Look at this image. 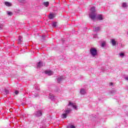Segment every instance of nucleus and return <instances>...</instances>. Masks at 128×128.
I'll return each mask as SVG.
<instances>
[{"label":"nucleus","instance_id":"26","mask_svg":"<svg viewBox=\"0 0 128 128\" xmlns=\"http://www.w3.org/2000/svg\"><path fill=\"white\" fill-rule=\"evenodd\" d=\"M104 46H106V43H104V42H102L101 44V46H102V48H104Z\"/></svg>","mask_w":128,"mask_h":128},{"label":"nucleus","instance_id":"5","mask_svg":"<svg viewBox=\"0 0 128 128\" xmlns=\"http://www.w3.org/2000/svg\"><path fill=\"white\" fill-rule=\"evenodd\" d=\"M97 20H104V16L102 14H99L98 15H96V18Z\"/></svg>","mask_w":128,"mask_h":128},{"label":"nucleus","instance_id":"12","mask_svg":"<svg viewBox=\"0 0 128 128\" xmlns=\"http://www.w3.org/2000/svg\"><path fill=\"white\" fill-rule=\"evenodd\" d=\"M4 4L6 6H12V3L8 2H4Z\"/></svg>","mask_w":128,"mask_h":128},{"label":"nucleus","instance_id":"20","mask_svg":"<svg viewBox=\"0 0 128 128\" xmlns=\"http://www.w3.org/2000/svg\"><path fill=\"white\" fill-rule=\"evenodd\" d=\"M57 26V22H54L52 24V26L53 28H56Z\"/></svg>","mask_w":128,"mask_h":128},{"label":"nucleus","instance_id":"23","mask_svg":"<svg viewBox=\"0 0 128 128\" xmlns=\"http://www.w3.org/2000/svg\"><path fill=\"white\" fill-rule=\"evenodd\" d=\"M119 56H120V58H124V54L121 52V53L119 54Z\"/></svg>","mask_w":128,"mask_h":128},{"label":"nucleus","instance_id":"2","mask_svg":"<svg viewBox=\"0 0 128 128\" xmlns=\"http://www.w3.org/2000/svg\"><path fill=\"white\" fill-rule=\"evenodd\" d=\"M72 109L67 108V110L64 111V114H62L61 116L62 118H68V114L72 112Z\"/></svg>","mask_w":128,"mask_h":128},{"label":"nucleus","instance_id":"14","mask_svg":"<svg viewBox=\"0 0 128 128\" xmlns=\"http://www.w3.org/2000/svg\"><path fill=\"white\" fill-rule=\"evenodd\" d=\"M122 8H128V4L126 2H123L122 5Z\"/></svg>","mask_w":128,"mask_h":128},{"label":"nucleus","instance_id":"36","mask_svg":"<svg viewBox=\"0 0 128 128\" xmlns=\"http://www.w3.org/2000/svg\"><path fill=\"white\" fill-rule=\"evenodd\" d=\"M127 116H128V113L127 114Z\"/></svg>","mask_w":128,"mask_h":128},{"label":"nucleus","instance_id":"9","mask_svg":"<svg viewBox=\"0 0 128 128\" xmlns=\"http://www.w3.org/2000/svg\"><path fill=\"white\" fill-rule=\"evenodd\" d=\"M44 73L46 74H48V76H52L54 74V72L52 70H46Z\"/></svg>","mask_w":128,"mask_h":128},{"label":"nucleus","instance_id":"10","mask_svg":"<svg viewBox=\"0 0 128 128\" xmlns=\"http://www.w3.org/2000/svg\"><path fill=\"white\" fill-rule=\"evenodd\" d=\"M42 66H44V64H42V62H39L37 64V68H42Z\"/></svg>","mask_w":128,"mask_h":128},{"label":"nucleus","instance_id":"8","mask_svg":"<svg viewBox=\"0 0 128 128\" xmlns=\"http://www.w3.org/2000/svg\"><path fill=\"white\" fill-rule=\"evenodd\" d=\"M66 79V77L64 76H60L57 78V82H62L64 80Z\"/></svg>","mask_w":128,"mask_h":128},{"label":"nucleus","instance_id":"16","mask_svg":"<svg viewBox=\"0 0 128 128\" xmlns=\"http://www.w3.org/2000/svg\"><path fill=\"white\" fill-rule=\"evenodd\" d=\"M44 6H46V8H48V6H50V2H44L43 3Z\"/></svg>","mask_w":128,"mask_h":128},{"label":"nucleus","instance_id":"25","mask_svg":"<svg viewBox=\"0 0 128 128\" xmlns=\"http://www.w3.org/2000/svg\"><path fill=\"white\" fill-rule=\"evenodd\" d=\"M7 14H8V16H12V12H8Z\"/></svg>","mask_w":128,"mask_h":128},{"label":"nucleus","instance_id":"15","mask_svg":"<svg viewBox=\"0 0 128 128\" xmlns=\"http://www.w3.org/2000/svg\"><path fill=\"white\" fill-rule=\"evenodd\" d=\"M50 20H52L54 18V14H50L48 16Z\"/></svg>","mask_w":128,"mask_h":128},{"label":"nucleus","instance_id":"17","mask_svg":"<svg viewBox=\"0 0 128 128\" xmlns=\"http://www.w3.org/2000/svg\"><path fill=\"white\" fill-rule=\"evenodd\" d=\"M100 30V26L96 27L94 28V32H98Z\"/></svg>","mask_w":128,"mask_h":128},{"label":"nucleus","instance_id":"32","mask_svg":"<svg viewBox=\"0 0 128 128\" xmlns=\"http://www.w3.org/2000/svg\"><path fill=\"white\" fill-rule=\"evenodd\" d=\"M110 86H112L114 84V83L110 82Z\"/></svg>","mask_w":128,"mask_h":128},{"label":"nucleus","instance_id":"11","mask_svg":"<svg viewBox=\"0 0 128 128\" xmlns=\"http://www.w3.org/2000/svg\"><path fill=\"white\" fill-rule=\"evenodd\" d=\"M90 118L92 120H96V115L94 114L90 116Z\"/></svg>","mask_w":128,"mask_h":128},{"label":"nucleus","instance_id":"13","mask_svg":"<svg viewBox=\"0 0 128 128\" xmlns=\"http://www.w3.org/2000/svg\"><path fill=\"white\" fill-rule=\"evenodd\" d=\"M80 94H86V90L84 88H81L80 90Z\"/></svg>","mask_w":128,"mask_h":128},{"label":"nucleus","instance_id":"34","mask_svg":"<svg viewBox=\"0 0 128 128\" xmlns=\"http://www.w3.org/2000/svg\"><path fill=\"white\" fill-rule=\"evenodd\" d=\"M42 38H43L44 40V36H42Z\"/></svg>","mask_w":128,"mask_h":128},{"label":"nucleus","instance_id":"3","mask_svg":"<svg viewBox=\"0 0 128 128\" xmlns=\"http://www.w3.org/2000/svg\"><path fill=\"white\" fill-rule=\"evenodd\" d=\"M90 54L92 56H96L98 54V50L96 48H91L90 49Z\"/></svg>","mask_w":128,"mask_h":128},{"label":"nucleus","instance_id":"27","mask_svg":"<svg viewBox=\"0 0 128 128\" xmlns=\"http://www.w3.org/2000/svg\"><path fill=\"white\" fill-rule=\"evenodd\" d=\"M94 38H98V34H94Z\"/></svg>","mask_w":128,"mask_h":128},{"label":"nucleus","instance_id":"28","mask_svg":"<svg viewBox=\"0 0 128 128\" xmlns=\"http://www.w3.org/2000/svg\"><path fill=\"white\" fill-rule=\"evenodd\" d=\"M4 28V25L2 24H0V28Z\"/></svg>","mask_w":128,"mask_h":128},{"label":"nucleus","instance_id":"1","mask_svg":"<svg viewBox=\"0 0 128 128\" xmlns=\"http://www.w3.org/2000/svg\"><path fill=\"white\" fill-rule=\"evenodd\" d=\"M90 13L89 14V17L91 20H94L96 16V7L93 6L90 8Z\"/></svg>","mask_w":128,"mask_h":128},{"label":"nucleus","instance_id":"21","mask_svg":"<svg viewBox=\"0 0 128 128\" xmlns=\"http://www.w3.org/2000/svg\"><path fill=\"white\" fill-rule=\"evenodd\" d=\"M34 88L37 90H40V86H38V85H36V84L34 85Z\"/></svg>","mask_w":128,"mask_h":128},{"label":"nucleus","instance_id":"35","mask_svg":"<svg viewBox=\"0 0 128 128\" xmlns=\"http://www.w3.org/2000/svg\"><path fill=\"white\" fill-rule=\"evenodd\" d=\"M127 34H128V32H127Z\"/></svg>","mask_w":128,"mask_h":128},{"label":"nucleus","instance_id":"29","mask_svg":"<svg viewBox=\"0 0 128 128\" xmlns=\"http://www.w3.org/2000/svg\"><path fill=\"white\" fill-rule=\"evenodd\" d=\"M18 93H19V92H18V90H16V91H15V92H14L15 94H18Z\"/></svg>","mask_w":128,"mask_h":128},{"label":"nucleus","instance_id":"19","mask_svg":"<svg viewBox=\"0 0 128 128\" xmlns=\"http://www.w3.org/2000/svg\"><path fill=\"white\" fill-rule=\"evenodd\" d=\"M112 46H116V40H114V39L112 40Z\"/></svg>","mask_w":128,"mask_h":128},{"label":"nucleus","instance_id":"33","mask_svg":"<svg viewBox=\"0 0 128 128\" xmlns=\"http://www.w3.org/2000/svg\"><path fill=\"white\" fill-rule=\"evenodd\" d=\"M35 96H38V94H36V95H34Z\"/></svg>","mask_w":128,"mask_h":128},{"label":"nucleus","instance_id":"7","mask_svg":"<svg viewBox=\"0 0 128 128\" xmlns=\"http://www.w3.org/2000/svg\"><path fill=\"white\" fill-rule=\"evenodd\" d=\"M48 98L50 100H51L52 102H54V100H56V96L52 94V93H50L49 94Z\"/></svg>","mask_w":128,"mask_h":128},{"label":"nucleus","instance_id":"18","mask_svg":"<svg viewBox=\"0 0 128 128\" xmlns=\"http://www.w3.org/2000/svg\"><path fill=\"white\" fill-rule=\"evenodd\" d=\"M18 44H22V36H19L18 37Z\"/></svg>","mask_w":128,"mask_h":128},{"label":"nucleus","instance_id":"30","mask_svg":"<svg viewBox=\"0 0 128 128\" xmlns=\"http://www.w3.org/2000/svg\"><path fill=\"white\" fill-rule=\"evenodd\" d=\"M70 128H76V126H74V125H71L70 126Z\"/></svg>","mask_w":128,"mask_h":128},{"label":"nucleus","instance_id":"4","mask_svg":"<svg viewBox=\"0 0 128 128\" xmlns=\"http://www.w3.org/2000/svg\"><path fill=\"white\" fill-rule=\"evenodd\" d=\"M34 115L36 118H40L42 116V110H38L34 112Z\"/></svg>","mask_w":128,"mask_h":128},{"label":"nucleus","instance_id":"31","mask_svg":"<svg viewBox=\"0 0 128 128\" xmlns=\"http://www.w3.org/2000/svg\"><path fill=\"white\" fill-rule=\"evenodd\" d=\"M124 80H128V76L125 77L124 78Z\"/></svg>","mask_w":128,"mask_h":128},{"label":"nucleus","instance_id":"6","mask_svg":"<svg viewBox=\"0 0 128 128\" xmlns=\"http://www.w3.org/2000/svg\"><path fill=\"white\" fill-rule=\"evenodd\" d=\"M68 106H72V108H73L74 110H78V106H76V105H74V104L70 102L69 104H68Z\"/></svg>","mask_w":128,"mask_h":128},{"label":"nucleus","instance_id":"24","mask_svg":"<svg viewBox=\"0 0 128 128\" xmlns=\"http://www.w3.org/2000/svg\"><path fill=\"white\" fill-rule=\"evenodd\" d=\"M4 92L6 94H8L10 90L6 89H4Z\"/></svg>","mask_w":128,"mask_h":128},{"label":"nucleus","instance_id":"22","mask_svg":"<svg viewBox=\"0 0 128 128\" xmlns=\"http://www.w3.org/2000/svg\"><path fill=\"white\" fill-rule=\"evenodd\" d=\"M116 90H112L110 91V94H116Z\"/></svg>","mask_w":128,"mask_h":128}]
</instances>
